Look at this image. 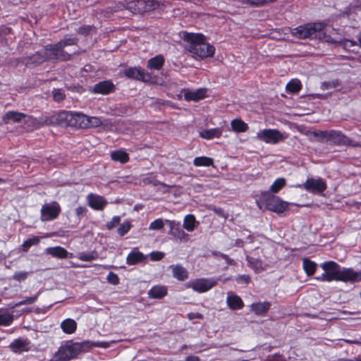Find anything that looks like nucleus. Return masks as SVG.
Returning <instances> with one entry per match:
<instances>
[{
  "instance_id": "obj_13",
  "label": "nucleus",
  "mask_w": 361,
  "mask_h": 361,
  "mask_svg": "<svg viewBox=\"0 0 361 361\" xmlns=\"http://www.w3.org/2000/svg\"><path fill=\"white\" fill-rule=\"evenodd\" d=\"M123 74L128 78L142 81L149 80L151 77L140 67H129L123 71Z\"/></svg>"
},
{
  "instance_id": "obj_46",
  "label": "nucleus",
  "mask_w": 361,
  "mask_h": 361,
  "mask_svg": "<svg viewBox=\"0 0 361 361\" xmlns=\"http://www.w3.org/2000/svg\"><path fill=\"white\" fill-rule=\"evenodd\" d=\"M164 226V222L162 219H157L149 224V229L152 231L160 230Z\"/></svg>"
},
{
  "instance_id": "obj_19",
  "label": "nucleus",
  "mask_w": 361,
  "mask_h": 361,
  "mask_svg": "<svg viewBox=\"0 0 361 361\" xmlns=\"http://www.w3.org/2000/svg\"><path fill=\"white\" fill-rule=\"evenodd\" d=\"M207 90L200 88L196 90H187L184 92V98L186 101H198L205 97Z\"/></svg>"
},
{
  "instance_id": "obj_38",
  "label": "nucleus",
  "mask_w": 361,
  "mask_h": 361,
  "mask_svg": "<svg viewBox=\"0 0 361 361\" xmlns=\"http://www.w3.org/2000/svg\"><path fill=\"white\" fill-rule=\"evenodd\" d=\"M286 90L292 93L298 92L301 89V83L297 79H293L286 85Z\"/></svg>"
},
{
  "instance_id": "obj_24",
  "label": "nucleus",
  "mask_w": 361,
  "mask_h": 361,
  "mask_svg": "<svg viewBox=\"0 0 361 361\" xmlns=\"http://www.w3.org/2000/svg\"><path fill=\"white\" fill-rule=\"evenodd\" d=\"M61 328L65 334H72L76 331L77 323L73 319H66L61 323Z\"/></svg>"
},
{
  "instance_id": "obj_32",
  "label": "nucleus",
  "mask_w": 361,
  "mask_h": 361,
  "mask_svg": "<svg viewBox=\"0 0 361 361\" xmlns=\"http://www.w3.org/2000/svg\"><path fill=\"white\" fill-rule=\"evenodd\" d=\"M137 0H133L130 1H128L126 3H119L116 8L114 10V11H117L119 10H122L123 8L128 10L133 13H137Z\"/></svg>"
},
{
  "instance_id": "obj_2",
  "label": "nucleus",
  "mask_w": 361,
  "mask_h": 361,
  "mask_svg": "<svg viewBox=\"0 0 361 361\" xmlns=\"http://www.w3.org/2000/svg\"><path fill=\"white\" fill-rule=\"evenodd\" d=\"M325 26L323 23H307L293 29L291 34L299 39L317 38L331 43L341 42L340 38L327 36L324 32Z\"/></svg>"
},
{
  "instance_id": "obj_60",
  "label": "nucleus",
  "mask_w": 361,
  "mask_h": 361,
  "mask_svg": "<svg viewBox=\"0 0 361 361\" xmlns=\"http://www.w3.org/2000/svg\"><path fill=\"white\" fill-rule=\"evenodd\" d=\"M176 234H175V236L180 240L185 239L188 235L183 230L179 228L176 229Z\"/></svg>"
},
{
  "instance_id": "obj_59",
  "label": "nucleus",
  "mask_w": 361,
  "mask_h": 361,
  "mask_svg": "<svg viewBox=\"0 0 361 361\" xmlns=\"http://www.w3.org/2000/svg\"><path fill=\"white\" fill-rule=\"evenodd\" d=\"M203 317H204V316L202 314L198 313V312H190L188 314V318L190 320H193L195 319H203Z\"/></svg>"
},
{
  "instance_id": "obj_50",
  "label": "nucleus",
  "mask_w": 361,
  "mask_h": 361,
  "mask_svg": "<svg viewBox=\"0 0 361 361\" xmlns=\"http://www.w3.org/2000/svg\"><path fill=\"white\" fill-rule=\"evenodd\" d=\"M121 222V217L119 216H114L111 220L106 223V228L108 230H111L114 227L119 225Z\"/></svg>"
},
{
  "instance_id": "obj_12",
  "label": "nucleus",
  "mask_w": 361,
  "mask_h": 361,
  "mask_svg": "<svg viewBox=\"0 0 361 361\" xmlns=\"http://www.w3.org/2000/svg\"><path fill=\"white\" fill-rule=\"evenodd\" d=\"M72 118V112L63 111L51 116L50 124L59 125L62 127H71V121Z\"/></svg>"
},
{
  "instance_id": "obj_58",
  "label": "nucleus",
  "mask_w": 361,
  "mask_h": 361,
  "mask_svg": "<svg viewBox=\"0 0 361 361\" xmlns=\"http://www.w3.org/2000/svg\"><path fill=\"white\" fill-rule=\"evenodd\" d=\"M236 281L238 283H240L241 281H243L245 284H247L250 283V277L249 275L243 274L240 275L237 277Z\"/></svg>"
},
{
  "instance_id": "obj_51",
  "label": "nucleus",
  "mask_w": 361,
  "mask_h": 361,
  "mask_svg": "<svg viewBox=\"0 0 361 361\" xmlns=\"http://www.w3.org/2000/svg\"><path fill=\"white\" fill-rule=\"evenodd\" d=\"M28 272L25 271H20L16 272L13 276V279L16 281H18L19 282L23 281L25 280L27 277Z\"/></svg>"
},
{
  "instance_id": "obj_64",
  "label": "nucleus",
  "mask_w": 361,
  "mask_h": 361,
  "mask_svg": "<svg viewBox=\"0 0 361 361\" xmlns=\"http://www.w3.org/2000/svg\"><path fill=\"white\" fill-rule=\"evenodd\" d=\"M348 361H361V357H357L353 359H349Z\"/></svg>"
},
{
  "instance_id": "obj_6",
  "label": "nucleus",
  "mask_w": 361,
  "mask_h": 361,
  "mask_svg": "<svg viewBox=\"0 0 361 361\" xmlns=\"http://www.w3.org/2000/svg\"><path fill=\"white\" fill-rule=\"evenodd\" d=\"M87 343H73L62 345L55 354V359L60 361H67L76 357L85 350Z\"/></svg>"
},
{
  "instance_id": "obj_47",
  "label": "nucleus",
  "mask_w": 361,
  "mask_h": 361,
  "mask_svg": "<svg viewBox=\"0 0 361 361\" xmlns=\"http://www.w3.org/2000/svg\"><path fill=\"white\" fill-rule=\"evenodd\" d=\"M88 125L87 126V128H92V127H97L102 124V122L100 118L98 117H89L87 116V121Z\"/></svg>"
},
{
  "instance_id": "obj_54",
  "label": "nucleus",
  "mask_w": 361,
  "mask_h": 361,
  "mask_svg": "<svg viewBox=\"0 0 361 361\" xmlns=\"http://www.w3.org/2000/svg\"><path fill=\"white\" fill-rule=\"evenodd\" d=\"M87 212V209L85 207L80 206L75 209V214L79 219L85 215Z\"/></svg>"
},
{
  "instance_id": "obj_7",
  "label": "nucleus",
  "mask_w": 361,
  "mask_h": 361,
  "mask_svg": "<svg viewBox=\"0 0 361 361\" xmlns=\"http://www.w3.org/2000/svg\"><path fill=\"white\" fill-rule=\"evenodd\" d=\"M288 137V133L277 129H262L256 135V139L267 144L275 145L283 142Z\"/></svg>"
},
{
  "instance_id": "obj_53",
  "label": "nucleus",
  "mask_w": 361,
  "mask_h": 361,
  "mask_svg": "<svg viewBox=\"0 0 361 361\" xmlns=\"http://www.w3.org/2000/svg\"><path fill=\"white\" fill-rule=\"evenodd\" d=\"M137 13H145V0H137Z\"/></svg>"
},
{
  "instance_id": "obj_14",
  "label": "nucleus",
  "mask_w": 361,
  "mask_h": 361,
  "mask_svg": "<svg viewBox=\"0 0 361 361\" xmlns=\"http://www.w3.org/2000/svg\"><path fill=\"white\" fill-rule=\"evenodd\" d=\"M89 206L95 210H102L106 205V200L102 196L90 193L87 197Z\"/></svg>"
},
{
  "instance_id": "obj_25",
  "label": "nucleus",
  "mask_w": 361,
  "mask_h": 361,
  "mask_svg": "<svg viewBox=\"0 0 361 361\" xmlns=\"http://www.w3.org/2000/svg\"><path fill=\"white\" fill-rule=\"evenodd\" d=\"M199 222L193 214H188L184 217L183 227L188 232H192L198 226Z\"/></svg>"
},
{
  "instance_id": "obj_55",
  "label": "nucleus",
  "mask_w": 361,
  "mask_h": 361,
  "mask_svg": "<svg viewBox=\"0 0 361 361\" xmlns=\"http://www.w3.org/2000/svg\"><path fill=\"white\" fill-rule=\"evenodd\" d=\"M64 94L60 90H54V99L56 102H60L63 99Z\"/></svg>"
},
{
  "instance_id": "obj_31",
  "label": "nucleus",
  "mask_w": 361,
  "mask_h": 361,
  "mask_svg": "<svg viewBox=\"0 0 361 361\" xmlns=\"http://www.w3.org/2000/svg\"><path fill=\"white\" fill-rule=\"evenodd\" d=\"M173 276L179 281H184L188 277L187 270L180 265H176L172 269Z\"/></svg>"
},
{
  "instance_id": "obj_10",
  "label": "nucleus",
  "mask_w": 361,
  "mask_h": 361,
  "mask_svg": "<svg viewBox=\"0 0 361 361\" xmlns=\"http://www.w3.org/2000/svg\"><path fill=\"white\" fill-rule=\"evenodd\" d=\"M61 212V207L58 202H52L42 205L41 209V219L49 221L56 219Z\"/></svg>"
},
{
  "instance_id": "obj_17",
  "label": "nucleus",
  "mask_w": 361,
  "mask_h": 361,
  "mask_svg": "<svg viewBox=\"0 0 361 361\" xmlns=\"http://www.w3.org/2000/svg\"><path fill=\"white\" fill-rule=\"evenodd\" d=\"M87 116L79 112H72L71 127L76 128H86L88 125Z\"/></svg>"
},
{
  "instance_id": "obj_26",
  "label": "nucleus",
  "mask_w": 361,
  "mask_h": 361,
  "mask_svg": "<svg viewBox=\"0 0 361 361\" xmlns=\"http://www.w3.org/2000/svg\"><path fill=\"white\" fill-rule=\"evenodd\" d=\"M222 131L219 128L202 130L200 132V136L204 139L210 140L214 137H219Z\"/></svg>"
},
{
  "instance_id": "obj_37",
  "label": "nucleus",
  "mask_w": 361,
  "mask_h": 361,
  "mask_svg": "<svg viewBox=\"0 0 361 361\" xmlns=\"http://www.w3.org/2000/svg\"><path fill=\"white\" fill-rule=\"evenodd\" d=\"M40 238L38 236H34L25 240L21 245L20 250L23 252H27L33 245H37L39 243Z\"/></svg>"
},
{
  "instance_id": "obj_5",
  "label": "nucleus",
  "mask_w": 361,
  "mask_h": 361,
  "mask_svg": "<svg viewBox=\"0 0 361 361\" xmlns=\"http://www.w3.org/2000/svg\"><path fill=\"white\" fill-rule=\"evenodd\" d=\"M316 136H319L322 140L330 142L336 146L345 147H361V141L354 138H350L344 135L341 131L331 130L326 131H319L315 133Z\"/></svg>"
},
{
  "instance_id": "obj_18",
  "label": "nucleus",
  "mask_w": 361,
  "mask_h": 361,
  "mask_svg": "<svg viewBox=\"0 0 361 361\" xmlns=\"http://www.w3.org/2000/svg\"><path fill=\"white\" fill-rule=\"evenodd\" d=\"M226 303L228 307L233 310H240L244 305L242 299L232 292H228L227 293Z\"/></svg>"
},
{
  "instance_id": "obj_15",
  "label": "nucleus",
  "mask_w": 361,
  "mask_h": 361,
  "mask_svg": "<svg viewBox=\"0 0 361 361\" xmlns=\"http://www.w3.org/2000/svg\"><path fill=\"white\" fill-rule=\"evenodd\" d=\"M114 84L111 80H104L95 84L92 92L96 94H108L114 91Z\"/></svg>"
},
{
  "instance_id": "obj_43",
  "label": "nucleus",
  "mask_w": 361,
  "mask_h": 361,
  "mask_svg": "<svg viewBox=\"0 0 361 361\" xmlns=\"http://www.w3.org/2000/svg\"><path fill=\"white\" fill-rule=\"evenodd\" d=\"M340 86V82L338 80H332L331 81L324 82L321 85V89L322 90H328L333 88H336Z\"/></svg>"
},
{
  "instance_id": "obj_9",
  "label": "nucleus",
  "mask_w": 361,
  "mask_h": 361,
  "mask_svg": "<svg viewBox=\"0 0 361 361\" xmlns=\"http://www.w3.org/2000/svg\"><path fill=\"white\" fill-rule=\"evenodd\" d=\"M296 187L303 188L313 194H320L326 189V184L320 177L308 178L304 183L298 184Z\"/></svg>"
},
{
  "instance_id": "obj_28",
  "label": "nucleus",
  "mask_w": 361,
  "mask_h": 361,
  "mask_svg": "<svg viewBox=\"0 0 361 361\" xmlns=\"http://www.w3.org/2000/svg\"><path fill=\"white\" fill-rule=\"evenodd\" d=\"M270 307V302H260L252 304L251 310L257 314H262L266 313L269 310Z\"/></svg>"
},
{
  "instance_id": "obj_57",
  "label": "nucleus",
  "mask_w": 361,
  "mask_h": 361,
  "mask_svg": "<svg viewBox=\"0 0 361 361\" xmlns=\"http://www.w3.org/2000/svg\"><path fill=\"white\" fill-rule=\"evenodd\" d=\"M150 256L152 260L158 261L164 257V255L163 252H151Z\"/></svg>"
},
{
  "instance_id": "obj_40",
  "label": "nucleus",
  "mask_w": 361,
  "mask_h": 361,
  "mask_svg": "<svg viewBox=\"0 0 361 361\" xmlns=\"http://www.w3.org/2000/svg\"><path fill=\"white\" fill-rule=\"evenodd\" d=\"M286 185V179L283 178H279L274 180L270 186V191L274 193H277Z\"/></svg>"
},
{
  "instance_id": "obj_20",
  "label": "nucleus",
  "mask_w": 361,
  "mask_h": 361,
  "mask_svg": "<svg viewBox=\"0 0 361 361\" xmlns=\"http://www.w3.org/2000/svg\"><path fill=\"white\" fill-rule=\"evenodd\" d=\"M25 117L26 115L25 114L14 111H9L3 116L2 121L6 124L11 123H19L22 121Z\"/></svg>"
},
{
  "instance_id": "obj_29",
  "label": "nucleus",
  "mask_w": 361,
  "mask_h": 361,
  "mask_svg": "<svg viewBox=\"0 0 361 361\" xmlns=\"http://www.w3.org/2000/svg\"><path fill=\"white\" fill-rule=\"evenodd\" d=\"M164 59L162 55H157L147 62V68L154 70H160L164 64Z\"/></svg>"
},
{
  "instance_id": "obj_44",
  "label": "nucleus",
  "mask_w": 361,
  "mask_h": 361,
  "mask_svg": "<svg viewBox=\"0 0 361 361\" xmlns=\"http://www.w3.org/2000/svg\"><path fill=\"white\" fill-rule=\"evenodd\" d=\"M76 42L77 39L75 37H68L61 40L57 44L58 46L61 47L62 50H63L66 47L73 45L76 43Z\"/></svg>"
},
{
  "instance_id": "obj_39",
  "label": "nucleus",
  "mask_w": 361,
  "mask_h": 361,
  "mask_svg": "<svg viewBox=\"0 0 361 361\" xmlns=\"http://www.w3.org/2000/svg\"><path fill=\"white\" fill-rule=\"evenodd\" d=\"M13 315L8 312H0V325L8 326H10L13 321Z\"/></svg>"
},
{
  "instance_id": "obj_45",
  "label": "nucleus",
  "mask_w": 361,
  "mask_h": 361,
  "mask_svg": "<svg viewBox=\"0 0 361 361\" xmlns=\"http://www.w3.org/2000/svg\"><path fill=\"white\" fill-rule=\"evenodd\" d=\"M131 224L129 221H125L121 224L118 228V233L121 236L126 235L130 229Z\"/></svg>"
},
{
  "instance_id": "obj_61",
  "label": "nucleus",
  "mask_w": 361,
  "mask_h": 361,
  "mask_svg": "<svg viewBox=\"0 0 361 361\" xmlns=\"http://www.w3.org/2000/svg\"><path fill=\"white\" fill-rule=\"evenodd\" d=\"M221 257L224 259L228 264H235V261L233 259L230 258L227 255L221 254Z\"/></svg>"
},
{
  "instance_id": "obj_23",
  "label": "nucleus",
  "mask_w": 361,
  "mask_h": 361,
  "mask_svg": "<svg viewBox=\"0 0 361 361\" xmlns=\"http://www.w3.org/2000/svg\"><path fill=\"white\" fill-rule=\"evenodd\" d=\"M167 295V288L163 286H154L148 291V296L153 299H161Z\"/></svg>"
},
{
  "instance_id": "obj_22",
  "label": "nucleus",
  "mask_w": 361,
  "mask_h": 361,
  "mask_svg": "<svg viewBox=\"0 0 361 361\" xmlns=\"http://www.w3.org/2000/svg\"><path fill=\"white\" fill-rule=\"evenodd\" d=\"M246 260L247 265L252 269L255 273H259L266 269V264L261 259L247 256Z\"/></svg>"
},
{
  "instance_id": "obj_21",
  "label": "nucleus",
  "mask_w": 361,
  "mask_h": 361,
  "mask_svg": "<svg viewBox=\"0 0 361 361\" xmlns=\"http://www.w3.org/2000/svg\"><path fill=\"white\" fill-rule=\"evenodd\" d=\"M45 252L47 254L51 255L54 257L59 259L67 258L68 255V251L61 246L47 247L45 249Z\"/></svg>"
},
{
  "instance_id": "obj_41",
  "label": "nucleus",
  "mask_w": 361,
  "mask_h": 361,
  "mask_svg": "<svg viewBox=\"0 0 361 361\" xmlns=\"http://www.w3.org/2000/svg\"><path fill=\"white\" fill-rule=\"evenodd\" d=\"M84 343H88L85 345V350L92 347H99L102 348H107L110 347V343L106 341H97L92 342L89 341H83Z\"/></svg>"
},
{
  "instance_id": "obj_36",
  "label": "nucleus",
  "mask_w": 361,
  "mask_h": 361,
  "mask_svg": "<svg viewBox=\"0 0 361 361\" xmlns=\"http://www.w3.org/2000/svg\"><path fill=\"white\" fill-rule=\"evenodd\" d=\"M231 126L234 131L238 133L245 132L248 128L247 124L238 118L233 119L231 123Z\"/></svg>"
},
{
  "instance_id": "obj_48",
  "label": "nucleus",
  "mask_w": 361,
  "mask_h": 361,
  "mask_svg": "<svg viewBox=\"0 0 361 361\" xmlns=\"http://www.w3.org/2000/svg\"><path fill=\"white\" fill-rule=\"evenodd\" d=\"M159 6V3L154 0H145V12H149L156 9Z\"/></svg>"
},
{
  "instance_id": "obj_42",
  "label": "nucleus",
  "mask_w": 361,
  "mask_h": 361,
  "mask_svg": "<svg viewBox=\"0 0 361 361\" xmlns=\"http://www.w3.org/2000/svg\"><path fill=\"white\" fill-rule=\"evenodd\" d=\"M97 253L94 252H80L78 254V258L82 261L90 262L97 258Z\"/></svg>"
},
{
  "instance_id": "obj_27",
  "label": "nucleus",
  "mask_w": 361,
  "mask_h": 361,
  "mask_svg": "<svg viewBox=\"0 0 361 361\" xmlns=\"http://www.w3.org/2000/svg\"><path fill=\"white\" fill-rule=\"evenodd\" d=\"M111 157L114 161H119L121 164H125L129 160V156L128 153L123 149H118L111 152Z\"/></svg>"
},
{
  "instance_id": "obj_35",
  "label": "nucleus",
  "mask_w": 361,
  "mask_h": 361,
  "mask_svg": "<svg viewBox=\"0 0 361 361\" xmlns=\"http://www.w3.org/2000/svg\"><path fill=\"white\" fill-rule=\"evenodd\" d=\"M302 266L307 276H312L315 273L317 267L314 262L307 258L303 259Z\"/></svg>"
},
{
  "instance_id": "obj_34",
  "label": "nucleus",
  "mask_w": 361,
  "mask_h": 361,
  "mask_svg": "<svg viewBox=\"0 0 361 361\" xmlns=\"http://www.w3.org/2000/svg\"><path fill=\"white\" fill-rule=\"evenodd\" d=\"M358 41L360 45H357L355 41L345 39L344 42H342L343 47L344 49L350 51L358 53L359 49L361 48V35L358 37Z\"/></svg>"
},
{
  "instance_id": "obj_33",
  "label": "nucleus",
  "mask_w": 361,
  "mask_h": 361,
  "mask_svg": "<svg viewBox=\"0 0 361 361\" xmlns=\"http://www.w3.org/2000/svg\"><path fill=\"white\" fill-rule=\"evenodd\" d=\"M193 164L197 167L214 166L213 159L204 156L195 157L193 160Z\"/></svg>"
},
{
  "instance_id": "obj_49",
  "label": "nucleus",
  "mask_w": 361,
  "mask_h": 361,
  "mask_svg": "<svg viewBox=\"0 0 361 361\" xmlns=\"http://www.w3.org/2000/svg\"><path fill=\"white\" fill-rule=\"evenodd\" d=\"M39 295V292H38L37 294H35L31 297L25 298L24 300H22L20 301V305H32L37 301Z\"/></svg>"
},
{
  "instance_id": "obj_8",
  "label": "nucleus",
  "mask_w": 361,
  "mask_h": 361,
  "mask_svg": "<svg viewBox=\"0 0 361 361\" xmlns=\"http://www.w3.org/2000/svg\"><path fill=\"white\" fill-rule=\"evenodd\" d=\"M219 281L216 278H200L188 281L185 286L198 293H205L214 287Z\"/></svg>"
},
{
  "instance_id": "obj_62",
  "label": "nucleus",
  "mask_w": 361,
  "mask_h": 361,
  "mask_svg": "<svg viewBox=\"0 0 361 361\" xmlns=\"http://www.w3.org/2000/svg\"><path fill=\"white\" fill-rule=\"evenodd\" d=\"M185 361H200V358L195 355H190L185 358Z\"/></svg>"
},
{
  "instance_id": "obj_52",
  "label": "nucleus",
  "mask_w": 361,
  "mask_h": 361,
  "mask_svg": "<svg viewBox=\"0 0 361 361\" xmlns=\"http://www.w3.org/2000/svg\"><path fill=\"white\" fill-rule=\"evenodd\" d=\"M107 281L112 285H117L119 283V279L114 272H109L106 276Z\"/></svg>"
},
{
  "instance_id": "obj_4",
  "label": "nucleus",
  "mask_w": 361,
  "mask_h": 361,
  "mask_svg": "<svg viewBox=\"0 0 361 361\" xmlns=\"http://www.w3.org/2000/svg\"><path fill=\"white\" fill-rule=\"evenodd\" d=\"M71 55L65 52L58 46V44H48L33 55L30 60L32 63L39 64L45 61H67Z\"/></svg>"
},
{
  "instance_id": "obj_3",
  "label": "nucleus",
  "mask_w": 361,
  "mask_h": 361,
  "mask_svg": "<svg viewBox=\"0 0 361 361\" xmlns=\"http://www.w3.org/2000/svg\"><path fill=\"white\" fill-rule=\"evenodd\" d=\"M183 39L190 43L189 51L200 58L212 57L215 52L213 45L206 42L205 37L199 33L183 32Z\"/></svg>"
},
{
  "instance_id": "obj_1",
  "label": "nucleus",
  "mask_w": 361,
  "mask_h": 361,
  "mask_svg": "<svg viewBox=\"0 0 361 361\" xmlns=\"http://www.w3.org/2000/svg\"><path fill=\"white\" fill-rule=\"evenodd\" d=\"M321 267L324 272L317 280L331 282L332 281L357 283L361 281V271L352 268H341L336 262L328 261L322 263Z\"/></svg>"
},
{
  "instance_id": "obj_11",
  "label": "nucleus",
  "mask_w": 361,
  "mask_h": 361,
  "mask_svg": "<svg viewBox=\"0 0 361 361\" xmlns=\"http://www.w3.org/2000/svg\"><path fill=\"white\" fill-rule=\"evenodd\" d=\"M267 208L275 213H282L288 207V203L282 200L280 197L268 195V197L266 200Z\"/></svg>"
},
{
  "instance_id": "obj_63",
  "label": "nucleus",
  "mask_w": 361,
  "mask_h": 361,
  "mask_svg": "<svg viewBox=\"0 0 361 361\" xmlns=\"http://www.w3.org/2000/svg\"><path fill=\"white\" fill-rule=\"evenodd\" d=\"M9 307L10 308H14V307H19V306H21L20 305V302H12V303H10L8 305Z\"/></svg>"
},
{
  "instance_id": "obj_56",
  "label": "nucleus",
  "mask_w": 361,
  "mask_h": 361,
  "mask_svg": "<svg viewBox=\"0 0 361 361\" xmlns=\"http://www.w3.org/2000/svg\"><path fill=\"white\" fill-rule=\"evenodd\" d=\"M92 29L90 25H83L78 28V32L82 35H87Z\"/></svg>"
},
{
  "instance_id": "obj_30",
  "label": "nucleus",
  "mask_w": 361,
  "mask_h": 361,
  "mask_svg": "<svg viewBox=\"0 0 361 361\" xmlns=\"http://www.w3.org/2000/svg\"><path fill=\"white\" fill-rule=\"evenodd\" d=\"M144 259L145 257L142 252L133 250L126 257V262L129 265H133L142 262Z\"/></svg>"
},
{
  "instance_id": "obj_16",
  "label": "nucleus",
  "mask_w": 361,
  "mask_h": 361,
  "mask_svg": "<svg viewBox=\"0 0 361 361\" xmlns=\"http://www.w3.org/2000/svg\"><path fill=\"white\" fill-rule=\"evenodd\" d=\"M9 347L13 352L21 353L30 350V343L27 338H18L11 343Z\"/></svg>"
}]
</instances>
